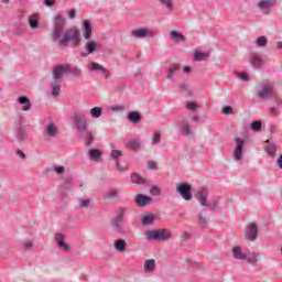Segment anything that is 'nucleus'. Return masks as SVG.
Here are the masks:
<instances>
[{
	"mask_svg": "<svg viewBox=\"0 0 282 282\" xmlns=\"http://www.w3.org/2000/svg\"><path fill=\"white\" fill-rule=\"evenodd\" d=\"M173 234L169 229H152L145 232V241H169Z\"/></svg>",
	"mask_w": 282,
	"mask_h": 282,
	"instance_id": "7ed1b4c3",
	"label": "nucleus"
},
{
	"mask_svg": "<svg viewBox=\"0 0 282 282\" xmlns=\"http://www.w3.org/2000/svg\"><path fill=\"white\" fill-rule=\"evenodd\" d=\"M14 140H17L18 144H23V142H28V139L30 135L28 134V130L20 126L18 128H14Z\"/></svg>",
	"mask_w": 282,
	"mask_h": 282,
	"instance_id": "f8f14e48",
	"label": "nucleus"
},
{
	"mask_svg": "<svg viewBox=\"0 0 282 282\" xmlns=\"http://www.w3.org/2000/svg\"><path fill=\"white\" fill-rule=\"evenodd\" d=\"M120 158H122V151L113 149L110 153V160L115 161L118 171H124V167L120 165Z\"/></svg>",
	"mask_w": 282,
	"mask_h": 282,
	"instance_id": "a211bd4d",
	"label": "nucleus"
},
{
	"mask_svg": "<svg viewBox=\"0 0 282 282\" xmlns=\"http://www.w3.org/2000/svg\"><path fill=\"white\" fill-rule=\"evenodd\" d=\"M148 169H150V171H153L156 169V164L154 161H149L148 162Z\"/></svg>",
	"mask_w": 282,
	"mask_h": 282,
	"instance_id": "0e129e2a",
	"label": "nucleus"
},
{
	"mask_svg": "<svg viewBox=\"0 0 282 282\" xmlns=\"http://www.w3.org/2000/svg\"><path fill=\"white\" fill-rule=\"evenodd\" d=\"M45 133L48 138H56L58 135V127L53 122H48L45 127Z\"/></svg>",
	"mask_w": 282,
	"mask_h": 282,
	"instance_id": "412c9836",
	"label": "nucleus"
},
{
	"mask_svg": "<svg viewBox=\"0 0 282 282\" xmlns=\"http://www.w3.org/2000/svg\"><path fill=\"white\" fill-rule=\"evenodd\" d=\"M180 89L182 95L185 96L186 98H191V96H193V91H191V87L188 86V84L181 85Z\"/></svg>",
	"mask_w": 282,
	"mask_h": 282,
	"instance_id": "72a5a7b5",
	"label": "nucleus"
},
{
	"mask_svg": "<svg viewBox=\"0 0 282 282\" xmlns=\"http://www.w3.org/2000/svg\"><path fill=\"white\" fill-rule=\"evenodd\" d=\"M144 270L145 272H153L155 270V261L153 259L145 260Z\"/></svg>",
	"mask_w": 282,
	"mask_h": 282,
	"instance_id": "e433bc0d",
	"label": "nucleus"
},
{
	"mask_svg": "<svg viewBox=\"0 0 282 282\" xmlns=\"http://www.w3.org/2000/svg\"><path fill=\"white\" fill-rule=\"evenodd\" d=\"M91 200L89 198H79L80 208H89Z\"/></svg>",
	"mask_w": 282,
	"mask_h": 282,
	"instance_id": "09e8293b",
	"label": "nucleus"
},
{
	"mask_svg": "<svg viewBox=\"0 0 282 282\" xmlns=\"http://www.w3.org/2000/svg\"><path fill=\"white\" fill-rule=\"evenodd\" d=\"M63 76H67L66 64L57 65L53 68V79L61 80Z\"/></svg>",
	"mask_w": 282,
	"mask_h": 282,
	"instance_id": "4468645a",
	"label": "nucleus"
},
{
	"mask_svg": "<svg viewBox=\"0 0 282 282\" xmlns=\"http://www.w3.org/2000/svg\"><path fill=\"white\" fill-rule=\"evenodd\" d=\"M131 182L132 184H145L144 178L139 173L131 174Z\"/></svg>",
	"mask_w": 282,
	"mask_h": 282,
	"instance_id": "f704fd0d",
	"label": "nucleus"
},
{
	"mask_svg": "<svg viewBox=\"0 0 282 282\" xmlns=\"http://www.w3.org/2000/svg\"><path fill=\"white\" fill-rule=\"evenodd\" d=\"M112 248H115V252H120V253L127 252V240L124 239L115 240Z\"/></svg>",
	"mask_w": 282,
	"mask_h": 282,
	"instance_id": "6ab92c4d",
	"label": "nucleus"
},
{
	"mask_svg": "<svg viewBox=\"0 0 282 282\" xmlns=\"http://www.w3.org/2000/svg\"><path fill=\"white\" fill-rule=\"evenodd\" d=\"M167 10L173 11V0H159Z\"/></svg>",
	"mask_w": 282,
	"mask_h": 282,
	"instance_id": "8fccbe9b",
	"label": "nucleus"
},
{
	"mask_svg": "<svg viewBox=\"0 0 282 282\" xmlns=\"http://www.w3.org/2000/svg\"><path fill=\"white\" fill-rule=\"evenodd\" d=\"M124 215H127V207H119L117 209V215L110 221L115 232L118 235H127L124 227H122V221H124Z\"/></svg>",
	"mask_w": 282,
	"mask_h": 282,
	"instance_id": "20e7f679",
	"label": "nucleus"
},
{
	"mask_svg": "<svg viewBox=\"0 0 282 282\" xmlns=\"http://www.w3.org/2000/svg\"><path fill=\"white\" fill-rule=\"evenodd\" d=\"M257 96L261 98V100H276V93L274 91V88L268 85L262 86V89L258 91Z\"/></svg>",
	"mask_w": 282,
	"mask_h": 282,
	"instance_id": "6e6552de",
	"label": "nucleus"
},
{
	"mask_svg": "<svg viewBox=\"0 0 282 282\" xmlns=\"http://www.w3.org/2000/svg\"><path fill=\"white\" fill-rule=\"evenodd\" d=\"M195 198L200 204V206H208V189L199 188L195 195Z\"/></svg>",
	"mask_w": 282,
	"mask_h": 282,
	"instance_id": "ddd939ff",
	"label": "nucleus"
},
{
	"mask_svg": "<svg viewBox=\"0 0 282 282\" xmlns=\"http://www.w3.org/2000/svg\"><path fill=\"white\" fill-rule=\"evenodd\" d=\"M15 34H23V31L21 30V26L19 24L13 25Z\"/></svg>",
	"mask_w": 282,
	"mask_h": 282,
	"instance_id": "69168bd1",
	"label": "nucleus"
},
{
	"mask_svg": "<svg viewBox=\"0 0 282 282\" xmlns=\"http://www.w3.org/2000/svg\"><path fill=\"white\" fill-rule=\"evenodd\" d=\"M73 122L85 147H91V144L96 142V135L94 134V131L89 129V122L87 121V117H85L84 115H75V117L73 118Z\"/></svg>",
	"mask_w": 282,
	"mask_h": 282,
	"instance_id": "f03ea898",
	"label": "nucleus"
},
{
	"mask_svg": "<svg viewBox=\"0 0 282 282\" xmlns=\"http://www.w3.org/2000/svg\"><path fill=\"white\" fill-rule=\"evenodd\" d=\"M236 148L234 150V160L236 162H240V160H243V147H246V140L242 138L236 137L235 138Z\"/></svg>",
	"mask_w": 282,
	"mask_h": 282,
	"instance_id": "0eeeda50",
	"label": "nucleus"
},
{
	"mask_svg": "<svg viewBox=\"0 0 282 282\" xmlns=\"http://www.w3.org/2000/svg\"><path fill=\"white\" fill-rule=\"evenodd\" d=\"M52 171H55V173H57V175H63V173H65V166L61 165H54L52 167Z\"/></svg>",
	"mask_w": 282,
	"mask_h": 282,
	"instance_id": "864d4df0",
	"label": "nucleus"
},
{
	"mask_svg": "<svg viewBox=\"0 0 282 282\" xmlns=\"http://www.w3.org/2000/svg\"><path fill=\"white\" fill-rule=\"evenodd\" d=\"M17 102H19V105H23L22 111H30V109H32V101H30L28 96L18 97Z\"/></svg>",
	"mask_w": 282,
	"mask_h": 282,
	"instance_id": "aec40b11",
	"label": "nucleus"
},
{
	"mask_svg": "<svg viewBox=\"0 0 282 282\" xmlns=\"http://www.w3.org/2000/svg\"><path fill=\"white\" fill-rule=\"evenodd\" d=\"M130 35L133 36V39H153L155 32L147 26H141L139 29H133L130 32Z\"/></svg>",
	"mask_w": 282,
	"mask_h": 282,
	"instance_id": "423d86ee",
	"label": "nucleus"
},
{
	"mask_svg": "<svg viewBox=\"0 0 282 282\" xmlns=\"http://www.w3.org/2000/svg\"><path fill=\"white\" fill-rule=\"evenodd\" d=\"M210 56L209 53L202 52V51H195L194 53V61L202 63V61H206Z\"/></svg>",
	"mask_w": 282,
	"mask_h": 282,
	"instance_id": "7c9ffc66",
	"label": "nucleus"
},
{
	"mask_svg": "<svg viewBox=\"0 0 282 282\" xmlns=\"http://www.w3.org/2000/svg\"><path fill=\"white\" fill-rule=\"evenodd\" d=\"M82 30H83L84 39L86 41H89V39H91V34H94V32H93L94 26H91V22H89V20H84L83 25H82Z\"/></svg>",
	"mask_w": 282,
	"mask_h": 282,
	"instance_id": "dca6fc26",
	"label": "nucleus"
},
{
	"mask_svg": "<svg viewBox=\"0 0 282 282\" xmlns=\"http://www.w3.org/2000/svg\"><path fill=\"white\" fill-rule=\"evenodd\" d=\"M265 153L270 155V158H274L276 155V144L267 145L264 148Z\"/></svg>",
	"mask_w": 282,
	"mask_h": 282,
	"instance_id": "4c0bfd02",
	"label": "nucleus"
},
{
	"mask_svg": "<svg viewBox=\"0 0 282 282\" xmlns=\"http://www.w3.org/2000/svg\"><path fill=\"white\" fill-rule=\"evenodd\" d=\"M142 226H153L155 224V216L154 215H144L141 218Z\"/></svg>",
	"mask_w": 282,
	"mask_h": 282,
	"instance_id": "c756f323",
	"label": "nucleus"
},
{
	"mask_svg": "<svg viewBox=\"0 0 282 282\" xmlns=\"http://www.w3.org/2000/svg\"><path fill=\"white\" fill-rule=\"evenodd\" d=\"M84 47L85 52L79 53L82 58H87V56H91V54L98 52V43L94 40H88Z\"/></svg>",
	"mask_w": 282,
	"mask_h": 282,
	"instance_id": "9d476101",
	"label": "nucleus"
},
{
	"mask_svg": "<svg viewBox=\"0 0 282 282\" xmlns=\"http://www.w3.org/2000/svg\"><path fill=\"white\" fill-rule=\"evenodd\" d=\"M262 123L261 121H253L251 122L249 130L250 131H261Z\"/></svg>",
	"mask_w": 282,
	"mask_h": 282,
	"instance_id": "37998d69",
	"label": "nucleus"
},
{
	"mask_svg": "<svg viewBox=\"0 0 282 282\" xmlns=\"http://www.w3.org/2000/svg\"><path fill=\"white\" fill-rule=\"evenodd\" d=\"M69 75L75 77L80 76V68L78 67L72 68L69 64H66V76H69Z\"/></svg>",
	"mask_w": 282,
	"mask_h": 282,
	"instance_id": "2f4dec72",
	"label": "nucleus"
},
{
	"mask_svg": "<svg viewBox=\"0 0 282 282\" xmlns=\"http://www.w3.org/2000/svg\"><path fill=\"white\" fill-rule=\"evenodd\" d=\"M239 78L240 80L248 82L250 80V75H248L247 73H241Z\"/></svg>",
	"mask_w": 282,
	"mask_h": 282,
	"instance_id": "680f3d73",
	"label": "nucleus"
},
{
	"mask_svg": "<svg viewBox=\"0 0 282 282\" xmlns=\"http://www.w3.org/2000/svg\"><path fill=\"white\" fill-rule=\"evenodd\" d=\"M110 110H112V111H124V106H118V105L110 106Z\"/></svg>",
	"mask_w": 282,
	"mask_h": 282,
	"instance_id": "052dcab7",
	"label": "nucleus"
},
{
	"mask_svg": "<svg viewBox=\"0 0 282 282\" xmlns=\"http://www.w3.org/2000/svg\"><path fill=\"white\" fill-rule=\"evenodd\" d=\"M29 25L31 30H36V28H39V15L36 14L30 15Z\"/></svg>",
	"mask_w": 282,
	"mask_h": 282,
	"instance_id": "473e14b6",
	"label": "nucleus"
},
{
	"mask_svg": "<svg viewBox=\"0 0 282 282\" xmlns=\"http://www.w3.org/2000/svg\"><path fill=\"white\" fill-rule=\"evenodd\" d=\"M223 113H224V116H230V113H235V111L232 110V107H230V106H225V107L223 108Z\"/></svg>",
	"mask_w": 282,
	"mask_h": 282,
	"instance_id": "4d7b16f0",
	"label": "nucleus"
},
{
	"mask_svg": "<svg viewBox=\"0 0 282 282\" xmlns=\"http://www.w3.org/2000/svg\"><path fill=\"white\" fill-rule=\"evenodd\" d=\"M150 193L155 197H160V195H162V189L158 185H152L150 188Z\"/></svg>",
	"mask_w": 282,
	"mask_h": 282,
	"instance_id": "79ce46f5",
	"label": "nucleus"
},
{
	"mask_svg": "<svg viewBox=\"0 0 282 282\" xmlns=\"http://www.w3.org/2000/svg\"><path fill=\"white\" fill-rule=\"evenodd\" d=\"M126 147L128 149H131V151H140L141 147H142V140L132 139L126 144Z\"/></svg>",
	"mask_w": 282,
	"mask_h": 282,
	"instance_id": "5701e85b",
	"label": "nucleus"
},
{
	"mask_svg": "<svg viewBox=\"0 0 282 282\" xmlns=\"http://www.w3.org/2000/svg\"><path fill=\"white\" fill-rule=\"evenodd\" d=\"M247 263H250L251 265H257V261H259L257 253H249L245 258Z\"/></svg>",
	"mask_w": 282,
	"mask_h": 282,
	"instance_id": "c9c22d12",
	"label": "nucleus"
},
{
	"mask_svg": "<svg viewBox=\"0 0 282 282\" xmlns=\"http://www.w3.org/2000/svg\"><path fill=\"white\" fill-rule=\"evenodd\" d=\"M180 69H181L180 64H172L167 69V75H166L167 80L173 82V76H175V74H177Z\"/></svg>",
	"mask_w": 282,
	"mask_h": 282,
	"instance_id": "a878e982",
	"label": "nucleus"
},
{
	"mask_svg": "<svg viewBox=\"0 0 282 282\" xmlns=\"http://www.w3.org/2000/svg\"><path fill=\"white\" fill-rule=\"evenodd\" d=\"M276 164H278V169L282 170V154H280L279 158L276 159Z\"/></svg>",
	"mask_w": 282,
	"mask_h": 282,
	"instance_id": "774afa93",
	"label": "nucleus"
},
{
	"mask_svg": "<svg viewBox=\"0 0 282 282\" xmlns=\"http://www.w3.org/2000/svg\"><path fill=\"white\" fill-rule=\"evenodd\" d=\"M256 45L258 46V47H265V45H268V37H265V36H259L258 39H257V41H256Z\"/></svg>",
	"mask_w": 282,
	"mask_h": 282,
	"instance_id": "a19ab883",
	"label": "nucleus"
},
{
	"mask_svg": "<svg viewBox=\"0 0 282 282\" xmlns=\"http://www.w3.org/2000/svg\"><path fill=\"white\" fill-rule=\"evenodd\" d=\"M55 241L61 250L64 252H69V245L65 243V235L55 234Z\"/></svg>",
	"mask_w": 282,
	"mask_h": 282,
	"instance_id": "f3484780",
	"label": "nucleus"
},
{
	"mask_svg": "<svg viewBox=\"0 0 282 282\" xmlns=\"http://www.w3.org/2000/svg\"><path fill=\"white\" fill-rule=\"evenodd\" d=\"M197 219H198L197 226H199L200 228H206V226H208L209 218L208 216H206V214L199 213L197 215Z\"/></svg>",
	"mask_w": 282,
	"mask_h": 282,
	"instance_id": "c85d7f7f",
	"label": "nucleus"
},
{
	"mask_svg": "<svg viewBox=\"0 0 282 282\" xmlns=\"http://www.w3.org/2000/svg\"><path fill=\"white\" fill-rule=\"evenodd\" d=\"M64 186L66 188V191H69V188H72V186H74V178L72 177V175H67L64 178Z\"/></svg>",
	"mask_w": 282,
	"mask_h": 282,
	"instance_id": "ea45409f",
	"label": "nucleus"
},
{
	"mask_svg": "<svg viewBox=\"0 0 282 282\" xmlns=\"http://www.w3.org/2000/svg\"><path fill=\"white\" fill-rule=\"evenodd\" d=\"M232 257H234V259H237L238 261H245L247 254L242 253L241 247L236 246L232 248Z\"/></svg>",
	"mask_w": 282,
	"mask_h": 282,
	"instance_id": "bb28decb",
	"label": "nucleus"
},
{
	"mask_svg": "<svg viewBox=\"0 0 282 282\" xmlns=\"http://www.w3.org/2000/svg\"><path fill=\"white\" fill-rule=\"evenodd\" d=\"M187 109L189 111H195L197 109V105L195 104V101L187 102Z\"/></svg>",
	"mask_w": 282,
	"mask_h": 282,
	"instance_id": "bf43d9fd",
	"label": "nucleus"
},
{
	"mask_svg": "<svg viewBox=\"0 0 282 282\" xmlns=\"http://www.w3.org/2000/svg\"><path fill=\"white\" fill-rule=\"evenodd\" d=\"M67 21L63 15H56L53 22V29L50 34L51 41L57 43L61 50L69 47V41H72L75 47L80 45V30L78 29H68L65 31V25Z\"/></svg>",
	"mask_w": 282,
	"mask_h": 282,
	"instance_id": "f257e3e1",
	"label": "nucleus"
},
{
	"mask_svg": "<svg viewBox=\"0 0 282 282\" xmlns=\"http://www.w3.org/2000/svg\"><path fill=\"white\" fill-rule=\"evenodd\" d=\"M176 193H178L185 202H191V199H193V186L186 182L176 184Z\"/></svg>",
	"mask_w": 282,
	"mask_h": 282,
	"instance_id": "39448f33",
	"label": "nucleus"
},
{
	"mask_svg": "<svg viewBox=\"0 0 282 282\" xmlns=\"http://www.w3.org/2000/svg\"><path fill=\"white\" fill-rule=\"evenodd\" d=\"M170 36L175 43H186V36L177 31H171Z\"/></svg>",
	"mask_w": 282,
	"mask_h": 282,
	"instance_id": "393cba45",
	"label": "nucleus"
},
{
	"mask_svg": "<svg viewBox=\"0 0 282 282\" xmlns=\"http://www.w3.org/2000/svg\"><path fill=\"white\" fill-rule=\"evenodd\" d=\"M17 155L21 158V160H25L26 158L25 152H23L22 150H17Z\"/></svg>",
	"mask_w": 282,
	"mask_h": 282,
	"instance_id": "338daca9",
	"label": "nucleus"
},
{
	"mask_svg": "<svg viewBox=\"0 0 282 282\" xmlns=\"http://www.w3.org/2000/svg\"><path fill=\"white\" fill-rule=\"evenodd\" d=\"M183 135H185L186 138H193V135H195V132H193V130H191V126H185L183 128Z\"/></svg>",
	"mask_w": 282,
	"mask_h": 282,
	"instance_id": "de8ad7c7",
	"label": "nucleus"
},
{
	"mask_svg": "<svg viewBox=\"0 0 282 282\" xmlns=\"http://www.w3.org/2000/svg\"><path fill=\"white\" fill-rule=\"evenodd\" d=\"M88 69L90 72H99V74H101V76H104L106 80H109V78H111V72L105 68V66L100 65L98 62H90L88 65Z\"/></svg>",
	"mask_w": 282,
	"mask_h": 282,
	"instance_id": "1a4fd4ad",
	"label": "nucleus"
},
{
	"mask_svg": "<svg viewBox=\"0 0 282 282\" xmlns=\"http://www.w3.org/2000/svg\"><path fill=\"white\" fill-rule=\"evenodd\" d=\"M127 118L129 122H132V124H138L142 121V115H140L138 111H130Z\"/></svg>",
	"mask_w": 282,
	"mask_h": 282,
	"instance_id": "b1692460",
	"label": "nucleus"
},
{
	"mask_svg": "<svg viewBox=\"0 0 282 282\" xmlns=\"http://www.w3.org/2000/svg\"><path fill=\"white\" fill-rule=\"evenodd\" d=\"M152 202L153 198L144 194H138L134 198V204L139 205L141 208H144V206H149V204H151Z\"/></svg>",
	"mask_w": 282,
	"mask_h": 282,
	"instance_id": "2eb2a0df",
	"label": "nucleus"
},
{
	"mask_svg": "<svg viewBox=\"0 0 282 282\" xmlns=\"http://www.w3.org/2000/svg\"><path fill=\"white\" fill-rule=\"evenodd\" d=\"M263 63V59L257 56H252L251 65L253 67H259Z\"/></svg>",
	"mask_w": 282,
	"mask_h": 282,
	"instance_id": "603ef678",
	"label": "nucleus"
},
{
	"mask_svg": "<svg viewBox=\"0 0 282 282\" xmlns=\"http://www.w3.org/2000/svg\"><path fill=\"white\" fill-rule=\"evenodd\" d=\"M56 3V0H44V6L52 8Z\"/></svg>",
	"mask_w": 282,
	"mask_h": 282,
	"instance_id": "e2e57ef3",
	"label": "nucleus"
},
{
	"mask_svg": "<svg viewBox=\"0 0 282 282\" xmlns=\"http://www.w3.org/2000/svg\"><path fill=\"white\" fill-rule=\"evenodd\" d=\"M119 192L117 189H112L108 192V199H116L118 197Z\"/></svg>",
	"mask_w": 282,
	"mask_h": 282,
	"instance_id": "13d9d810",
	"label": "nucleus"
},
{
	"mask_svg": "<svg viewBox=\"0 0 282 282\" xmlns=\"http://www.w3.org/2000/svg\"><path fill=\"white\" fill-rule=\"evenodd\" d=\"M61 94V85L55 84L52 86V96H58Z\"/></svg>",
	"mask_w": 282,
	"mask_h": 282,
	"instance_id": "5fc2aeb1",
	"label": "nucleus"
},
{
	"mask_svg": "<svg viewBox=\"0 0 282 282\" xmlns=\"http://www.w3.org/2000/svg\"><path fill=\"white\" fill-rule=\"evenodd\" d=\"M218 206H219V200H214L212 203H207L205 208H208L212 213H215V210H217Z\"/></svg>",
	"mask_w": 282,
	"mask_h": 282,
	"instance_id": "c03bdc74",
	"label": "nucleus"
},
{
	"mask_svg": "<svg viewBox=\"0 0 282 282\" xmlns=\"http://www.w3.org/2000/svg\"><path fill=\"white\" fill-rule=\"evenodd\" d=\"M22 246L24 250H31L34 246V243L31 240H25L22 242Z\"/></svg>",
	"mask_w": 282,
	"mask_h": 282,
	"instance_id": "6e6d98bb",
	"label": "nucleus"
},
{
	"mask_svg": "<svg viewBox=\"0 0 282 282\" xmlns=\"http://www.w3.org/2000/svg\"><path fill=\"white\" fill-rule=\"evenodd\" d=\"M88 156L93 162H99V160L102 158V152L99 149H89Z\"/></svg>",
	"mask_w": 282,
	"mask_h": 282,
	"instance_id": "4be33fe9",
	"label": "nucleus"
},
{
	"mask_svg": "<svg viewBox=\"0 0 282 282\" xmlns=\"http://www.w3.org/2000/svg\"><path fill=\"white\" fill-rule=\"evenodd\" d=\"M274 3H276V0H260L258 3V8L260 10H270V8L274 6Z\"/></svg>",
	"mask_w": 282,
	"mask_h": 282,
	"instance_id": "cd10ccee",
	"label": "nucleus"
},
{
	"mask_svg": "<svg viewBox=\"0 0 282 282\" xmlns=\"http://www.w3.org/2000/svg\"><path fill=\"white\" fill-rule=\"evenodd\" d=\"M90 116H91V118H100V116H102V108H100V107L91 108Z\"/></svg>",
	"mask_w": 282,
	"mask_h": 282,
	"instance_id": "58836bf2",
	"label": "nucleus"
},
{
	"mask_svg": "<svg viewBox=\"0 0 282 282\" xmlns=\"http://www.w3.org/2000/svg\"><path fill=\"white\" fill-rule=\"evenodd\" d=\"M162 142V134L160 132H155L152 138V144H160Z\"/></svg>",
	"mask_w": 282,
	"mask_h": 282,
	"instance_id": "3c124183",
	"label": "nucleus"
},
{
	"mask_svg": "<svg viewBox=\"0 0 282 282\" xmlns=\"http://www.w3.org/2000/svg\"><path fill=\"white\" fill-rule=\"evenodd\" d=\"M218 206H219V200H214L212 203H207L205 208H208L212 213H215V210H217Z\"/></svg>",
	"mask_w": 282,
	"mask_h": 282,
	"instance_id": "a18cd8bd",
	"label": "nucleus"
},
{
	"mask_svg": "<svg viewBox=\"0 0 282 282\" xmlns=\"http://www.w3.org/2000/svg\"><path fill=\"white\" fill-rule=\"evenodd\" d=\"M218 206H219V200H214L212 203H207L205 208H208L212 213H215V210H217Z\"/></svg>",
	"mask_w": 282,
	"mask_h": 282,
	"instance_id": "49530a36",
	"label": "nucleus"
},
{
	"mask_svg": "<svg viewBox=\"0 0 282 282\" xmlns=\"http://www.w3.org/2000/svg\"><path fill=\"white\" fill-rule=\"evenodd\" d=\"M257 237H259V227L257 224L251 223L247 226L245 239L247 241H257Z\"/></svg>",
	"mask_w": 282,
	"mask_h": 282,
	"instance_id": "9b49d317",
	"label": "nucleus"
}]
</instances>
